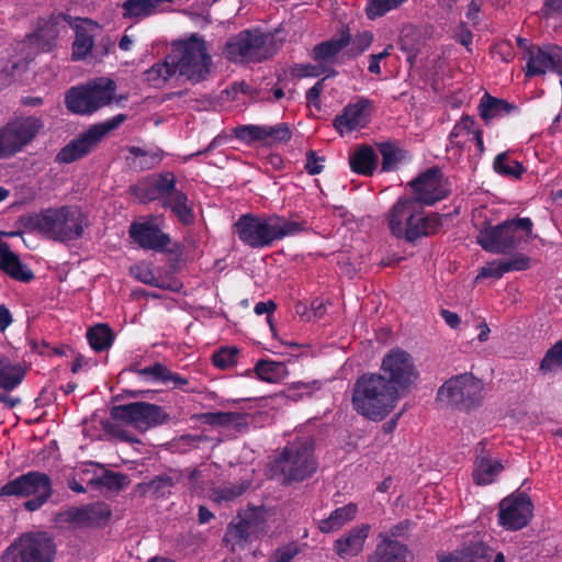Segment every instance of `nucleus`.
Segmentation results:
<instances>
[{
	"instance_id": "nucleus-1",
	"label": "nucleus",
	"mask_w": 562,
	"mask_h": 562,
	"mask_svg": "<svg viewBox=\"0 0 562 562\" xmlns=\"http://www.w3.org/2000/svg\"><path fill=\"white\" fill-rule=\"evenodd\" d=\"M238 238L251 248H265L273 241L294 236L306 229V222L279 215H241L234 224Z\"/></svg>"
},
{
	"instance_id": "nucleus-2",
	"label": "nucleus",
	"mask_w": 562,
	"mask_h": 562,
	"mask_svg": "<svg viewBox=\"0 0 562 562\" xmlns=\"http://www.w3.org/2000/svg\"><path fill=\"white\" fill-rule=\"evenodd\" d=\"M389 228L397 238L414 241L436 234L442 225L438 213L425 214L424 206L409 196L400 198L387 213Z\"/></svg>"
},
{
	"instance_id": "nucleus-3",
	"label": "nucleus",
	"mask_w": 562,
	"mask_h": 562,
	"mask_svg": "<svg viewBox=\"0 0 562 562\" xmlns=\"http://www.w3.org/2000/svg\"><path fill=\"white\" fill-rule=\"evenodd\" d=\"M30 224L47 238L68 243L82 237L89 226L87 214L77 205L48 207L35 214Z\"/></svg>"
},
{
	"instance_id": "nucleus-4",
	"label": "nucleus",
	"mask_w": 562,
	"mask_h": 562,
	"mask_svg": "<svg viewBox=\"0 0 562 562\" xmlns=\"http://www.w3.org/2000/svg\"><path fill=\"white\" fill-rule=\"evenodd\" d=\"M385 375L371 373L361 375L353 386L352 405L362 416L382 420L396 405L400 396Z\"/></svg>"
},
{
	"instance_id": "nucleus-5",
	"label": "nucleus",
	"mask_w": 562,
	"mask_h": 562,
	"mask_svg": "<svg viewBox=\"0 0 562 562\" xmlns=\"http://www.w3.org/2000/svg\"><path fill=\"white\" fill-rule=\"evenodd\" d=\"M533 223L529 217H517L504 221L496 226L481 229L476 241L486 251L509 254L528 241L532 235Z\"/></svg>"
},
{
	"instance_id": "nucleus-6",
	"label": "nucleus",
	"mask_w": 562,
	"mask_h": 562,
	"mask_svg": "<svg viewBox=\"0 0 562 562\" xmlns=\"http://www.w3.org/2000/svg\"><path fill=\"white\" fill-rule=\"evenodd\" d=\"M279 32L243 31L225 46L228 59L236 63H261L272 57L281 47Z\"/></svg>"
},
{
	"instance_id": "nucleus-7",
	"label": "nucleus",
	"mask_w": 562,
	"mask_h": 562,
	"mask_svg": "<svg viewBox=\"0 0 562 562\" xmlns=\"http://www.w3.org/2000/svg\"><path fill=\"white\" fill-rule=\"evenodd\" d=\"M168 60L173 65L176 72L192 82L204 80L210 72L211 57L205 42L195 35L173 43Z\"/></svg>"
},
{
	"instance_id": "nucleus-8",
	"label": "nucleus",
	"mask_w": 562,
	"mask_h": 562,
	"mask_svg": "<svg viewBox=\"0 0 562 562\" xmlns=\"http://www.w3.org/2000/svg\"><path fill=\"white\" fill-rule=\"evenodd\" d=\"M314 445L308 438L297 439L285 446L274 460L273 471L278 472L284 482L303 481L316 471L313 457Z\"/></svg>"
},
{
	"instance_id": "nucleus-9",
	"label": "nucleus",
	"mask_w": 562,
	"mask_h": 562,
	"mask_svg": "<svg viewBox=\"0 0 562 562\" xmlns=\"http://www.w3.org/2000/svg\"><path fill=\"white\" fill-rule=\"evenodd\" d=\"M115 89L113 80L99 78L86 85L71 87L66 93L65 103L72 113L92 114L113 101Z\"/></svg>"
},
{
	"instance_id": "nucleus-10",
	"label": "nucleus",
	"mask_w": 562,
	"mask_h": 562,
	"mask_svg": "<svg viewBox=\"0 0 562 562\" xmlns=\"http://www.w3.org/2000/svg\"><path fill=\"white\" fill-rule=\"evenodd\" d=\"M52 481L45 473L31 471L9 481L0 488V496L29 498L24 508L34 512L41 508L52 496Z\"/></svg>"
},
{
	"instance_id": "nucleus-11",
	"label": "nucleus",
	"mask_w": 562,
	"mask_h": 562,
	"mask_svg": "<svg viewBox=\"0 0 562 562\" xmlns=\"http://www.w3.org/2000/svg\"><path fill=\"white\" fill-rule=\"evenodd\" d=\"M483 384L472 373H462L447 380L437 392L439 401L460 408L470 409L482 402Z\"/></svg>"
},
{
	"instance_id": "nucleus-12",
	"label": "nucleus",
	"mask_w": 562,
	"mask_h": 562,
	"mask_svg": "<svg viewBox=\"0 0 562 562\" xmlns=\"http://www.w3.org/2000/svg\"><path fill=\"white\" fill-rule=\"evenodd\" d=\"M381 375L393 386L398 396L407 392L419 379V372L412 356L395 348L390 350L382 359Z\"/></svg>"
},
{
	"instance_id": "nucleus-13",
	"label": "nucleus",
	"mask_w": 562,
	"mask_h": 562,
	"mask_svg": "<svg viewBox=\"0 0 562 562\" xmlns=\"http://www.w3.org/2000/svg\"><path fill=\"white\" fill-rule=\"evenodd\" d=\"M44 127L41 119L23 116L0 128V159L12 157L30 144Z\"/></svg>"
},
{
	"instance_id": "nucleus-14",
	"label": "nucleus",
	"mask_w": 562,
	"mask_h": 562,
	"mask_svg": "<svg viewBox=\"0 0 562 562\" xmlns=\"http://www.w3.org/2000/svg\"><path fill=\"white\" fill-rule=\"evenodd\" d=\"M127 116L117 114L112 119L91 126L88 131L66 145L57 155V160L65 164L74 162L88 153L109 132L119 127Z\"/></svg>"
},
{
	"instance_id": "nucleus-15",
	"label": "nucleus",
	"mask_w": 562,
	"mask_h": 562,
	"mask_svg": "<svg viewBox=\"0 0 562 562\" xmlns=\"http://www.w3.org/2000/svg\"><path fill=\"white\" fill-rule=\"evenodd\" d=\"M111 416L142 431L162 425L169 419L162 407L147 402L113 406Z\"/></svg>"
},
{
	"instance_id": "nucleus-16",
	"label": "nucleus",
	"mask_w": 562,
	"mask_h": 562,
	"mask_svg": "<svg viewBox=\"0 0 562 562\" xmlns=\"http://www.w3.org/2000/svg\"><path fill=\"white\" fill-rule=\"evenodd\" d=\"M532 512L533 505L527 494H512L499 503L498 522L507 530H519L528 525Z\"/></svg>"
},
{
	"instance_id": "nucleus-17",
	"label": "nucleus",
	"mask_w": 562,
	"mask_h": 562,
	"mask_svg": "<svg viewBox=\"0 0 562 562\" xmlns=\"http://www.w3.org/2000/svg\"><path fill=\"white\" fill-rule=\"evenodd\" d=\"M20 562H53L55 543L45 532L22 535L14 541Z\"/></svg>"
},
{
	"instance_id": "nucleus-18",
	"label": "nucleus",
	"mask_w": 562,
	"mask_h": 562,
	"mask_svg": "<svg viewBox=\"0 0 562 562\" xmlns=\"http://www.w3.org/2000/svg\"><path fill=\"white\" fill-rule=\"evenodd\" d=\"M526 76H542L547 71L562 75V47L548 45L531 46L526 52Z\"/></svg>"
},
{
	"instance_id": "nucleus-19",
	"label": "nucleus",
	"mask_w": 562,
	"mask_h": 562,
	"mask_svg": "<svg viewBox=\"0 0 562 562\" xmlns=\"http://www.w3.org/2000/svg\"><path fill=\"white\" fill-rule=\"evenodd\" d=\"M409 186L414 193L412 198L416 199L423 206L432 205L448 194L443 175L438 168L428 169L417 179L411 181Z\"/></svg>"
},
{
	"instance_id": "nucleus-20",
	"label": "nucleus",
	"mask_w": 562,
	"mask_h": 562,
	"mask_svg": "<svg viewBox=\"0 0 562 562\" xmlns=\"http://www.w3.org/2000/svg\"><path fill=\"white\" fill-rule=\"evenodd\" d=\"M61 18L66 21L76 32V37L72 43V59H85L94 46L93 31L97 29V23L89 19H72L68 14H60L57 18H52V21L57 24V19Z\"/></svg>"
},
{
	"instance_id": "nucleus-21",
	"label": "nucleus",
	"mask_w": 562,
	"mask_h": 562,
	"mask_svg": "<svg viewBox=\"0 0 562 562\" xmlns=\"http://www.w3.org/2000/svg\"><path fill=\"white\" fill-rule=\"evenodd\" d=\"M371 102L368 99L361 98L356 103L346 105L341 114L334 119L333 125L340 134H348L353 131L364 127L370 120L369 109Z\"/></svg>"
},
{
	"instance_id": "nucleus-22",
	"label": "nucleus",
	"mask_w": 562,
	"mask_h": 562,
	"mask_svg": "<svg viewBox=\"0 0 562 562\" xmlns=\"http://www.w3.org/2000/svg\"><path fill=\"white\" fill-rule=\"evenodd\" d=\"M26 369L20 362H13L7 356L0 355V403L13 408L20 403L19 398L5 395L16 389L23 381Z\"/></svg>"
},
{
	"instance_id": "nucleus-23",
	"label": "nucleus",
	"mask_w": 562,
	"mask_h": 562,
	"mask_svg": "<svg viewBox=\"0 0 562 562\" xmlns=\"http://www.w3.org/2000/svg\"><path fill=\"white\" fill-rule=\"evenodd\" d=\"M371 527L369 524H362L352 527L334 542V551L341 559L357 557L364 547L369 537Z\"/></svg>"
},
{
	"instance_id": "nucleus-24",
	"label": "nucleus",
	"mask_w": 562,
	"mask_h": 562,
	"mask_svg": "<svg viewBox=\"0 0 562 562\" xmlns=\"http://www.w3.org/2000/svg\"><path fill=\"white\" fill-rule=\"evenodd\" d=\"M379 543L368 557L367 562H411L412 552L408 547L387 535H379Z\"/></svg>"
},
{
	"instance_id": "nucleus-25",
	"label": "nucleus",
	"mask_w": 562,
	"mask_h": 562,
	"mask_svg": "<svg viewBox=\"0 0 562 562\" xmlns=\"http://www.w3.org/2000/svg\"><path fill=\"white\" fill-rule=\"evenodd\" d=\"M131 238L144 249L162 250L170 238L150 223H134L130 227Z\"/></svg>"
},
{
	"instance_id": "nucleus-26",
	"label": "nucleus",
	"mask_w": 562,
	"mask_h": 562,
	"mask_svg": "<svg viewBox=\"0 0 562 562\" xmlns=\"http://www.w3.org/2000/svg\"><path fill=\"white\" fill-rule=\"evenodd\" d=\"M440 562H506L502 552H496L483 542H473Z\"/></svg>"
},
{
	"instance_id": "nucleus-27",
	"label": "nucleus",
	"mask_w": 562,
	"mask_h": 562,
	"mask_svg": "<svg viewBox=\"0 0 562 562\" xmlns=\"http://www.w3.org/2000/svg\"><path fill=\"white\" fill-rule=\"evenodd\" d=\"M199 474L200 472L198 469H188L186 471L171 470L154 477L146 484V490L157 498L165 497L171 493L172 487L177 483L181 482L184 475H187L189 481L193 482Z\"/></svg>"
},
{
	"instance_id": "nucleus-28",
	"label": "nucleus",
	"mask_w": 562,
	"mask_h": 562,
	"mask_svg": "<svg viewBox=\"0 0 562 562\" xmlns=\"http://www.w3.org/2000/svg\"><path fill=\"white\" fill-rule=\"evenodd\" d=\"M131 371L145 381L160 382L165 385L172 384L175 389L184 390L189 384L188 379L178 373L171 372L165 364L156 362L145 368L132 367Z\"/></svg>"
},
{
	"instance_id": "nucleus-29",
	"label": "nucleus",
	"mask_w": 562,
	"mask_h": 562,
	"mask_svg": "<svg viewBox=\"0 0 562 562\" xmlns=\"http://www.w3.org/2000/svg\"><path fill=\"white\" fill-rule=\"evenodd\" d=\"M349 30H344L338 38H331L315 45L311 57L316 63L331 67L336 63L338 54L349 46Z\"/></svg>"
},
{
	"instance_id": "nucleus-30",
	"label": "nucleus",
	"mask_w": 562,
	"mask_h": 562,
	"mask_svg": "<svg viewBox=\"0 0 562 562\" xmlns=\"http://www.w3.org/2000/svg\"><path fill=\"white\" fill-rule=\"evenodd\" d=\"M176 176L170 171H164L155 175L149 186L146 188V193L143 198L147 200L161 199L162 202L169 198H173L176 192H181L176 188Z\"/></svg>"
},
{
	"instance_id": "nucleus-31",
	"label": "nucleus",
	"mask_w": 562,
	"mask_h": 562,
	"mask_svg": "<svg viewBox=\"0 0 562 562\" xmlns=\"http://www.w3.org/2000/svg\"><path fill=\"white\" fill-rule=\"evenodd\" d=\"M516 109V105L513 103L492 97L488 93L481 98L477 106L479 115L485 124H490L492 120L503 117Z\"/></svg>"
},
{
	"instance_id": "nucleus-32",
	"label": "nucleus",
	"mask_w": 562,
	"mask_h": 562,
	"mask_svg": "<svg viewBox=\"0 0 562 562\" xmlns=\"http://www.w3.org/2000/svg\"><path fill=\"white\" fill-rule=\"evenodd\" d=\"M358 507L353 503H349L342 507H339L331 512L327 518L319 520L318 529L323 533H329L339 530L342 526L356 517Z\"/></svg>"
},
{
	"instance_id": "nucleus-33",
	"label": "nucleus",
	"mask_w": 562,
	"mask_h": 562,
	"mask_svg": "<svg viewBox=\"0 0 562 562\" xmlns=\"http://www.w3.org/2000/svg\"><path fill=\"white\" fill-rule=\"evenodd\" d=\"M475 127L476 123L474 119L470 115H463L449 134V146L447 150L457 149L460 151L463 149L467 143L472 140Z\"/></svg>"
},
{
	"instance_id": "nucleus-34",
	"label": "nucleus",
	"mask_w": 562,
	"mask_h": 562,
	"mask_svg": "<svg viewBox=\"0 0 562 562\" xmlns=\"http://www.w3.org/2000/svg\"><path fill=\"white\" fill-rule=\"evenodd\" d=\"M501 461L488 457H477L473 470V480L477 485H487L503 471Z\"/></svg>"
},
{
	"instance_id": "nucleus-35",
	"label": "nucleus",
	"mask_w": 562,
	"mask_h": 562,
	"mask_svg": "<svg viewBox=\"0 0 562 562\" xmlns=\"http://www.w3.org/2000/svg\"><path fill=\"white\" fill-rule=\"evenodd\" d=\"M0 270L21 282H30L34 279L32 270L23 265L18 255L11 250L0 257Z\"/></svg>"
},
{
	"instance_id": "nucleus-36",
	"label": "nucleus",
	"mask_w": 562,
	"mask_h": 562,
	"mask_svg": "<svg viewBox=\"0 0 562 562\" xmlns=\"http://www.w3.org/2000/svg\"><path fill=\"white\" fill-rule=\"evenodd\" d=\"M349 162L352 171L370 176L376 167L378 156L370 146L364 145L350 156Z\"/></svg>"
},
{
	"instance_id": "nucleus-37",
	"label": "nucleus",
	"mask_w": 562,
	"mask_h": 562,
	"mask_svg": "<svg viewBox=\"0 0 562 562\" xmlns=\"http://www.w3.org/2000/svg\"><path fill=\"white\" fill-rule=\"evenodd\" d=\"M255 371L260 380L269 383L280 382L289 375L288 368L283 362L271 360H259Z\"/></svg>"
},
{
	"instance_id": "nucleus-38",
	"label": "nucleus",
	"mask_w": 562,
	"mask_h": 562,
	"mask_svg": "<svg viewBox=\"0 0 562 562\" xmlns=\"http://www.w3.org/2000/svg\"><path fill=\"white\" fill-rule=\"evenodd\" d=\"M156 13V7L151 0H126L122 3L123 19L138 22Z\"/></svg>"
},
{
	"instance_id": "nucleus-39",
	"label": "nucleus",
	"mask_w": 562,
	"mask_h": 562,
	"mask_svg": "<svg viewBox=\"0 0 562 562\" xmlns=\"http://www.w3.org/2000/svg\"><path fill=\"white\" fill-rule=\"evenodd\" d=\"M204 420L212 426L233 427L237 430H241L247 426V415L235 412L206 413Z\"/></svg>"
},
{
	"instance_id": "nucleus-40",
	"label": "nucleus",
	"mask_w": 562,
	"mask_h": 562,
	"mask_svg": "<svg viewBox=\"0 0 562 562\" xmlns=\"http://www.w3.org/2000/svg\"><path fill=\"white\" fill-rule=\"evenodd\" d=\"M248 480H241L236 483H228L223 486L213 487L210 491V498L218 504L229 503L244 494L249 487Z\"/></svg>"
},
{
	"instance_id": "nucleus-41",
	"label": "nucleus",
	"mask_w": 562,
	"mask_h": 562,
	"mask_svg": "<svg viewBox=\"0 0 562 562\" xmlns=\"http://www.w3.org/2000/svg\"><path fill=\"white\" fill-rule=\"evenodd\" d=\"M162 205L170 209L182 224L189 225L193 223L194 214L192 206L189 203L187 194L182 191L176 192L173 198L164 201Z\"/></svg>"
},
{
	"instance_id": "nucleus-42",
	"label": "nucleus",
	"mask_w": 562,
	"mask_h": 562,
	"mask_svg": "<svg viewBox=\"0 0 562 562\" xmlns=\"http://www.w3.org/2000/svg\"><path fill=\"white\" fill-rule=\"evenodd\" d=\"M176 74V69L169 63L167 55L164 61L154 64L144 72V80L155 88H160Z\"/></svg>"
},
{
	"instance_id": "nucleus-43",
	"label": "nucleus",
	"mask_w": 562,
	"mask_h": 562,
	"mask_svg": "<svg viewBox=\"0 0 562 562\" xmlns=\"http://www.w3.org/2000/svg\"><path fill=\"white\" fill-rule=\"evenodd\" d=\"M128 151L133 158L134 167H138L142 170H148L158 166L164 157V151L159 148L146 150L132 146Z\"/></svg>"
},
{
	"instance_id": "nucleus-44",
	"label": "nucleus",
	"mask_w": 562,
	"mask_h": 562,
	"mask_svg": "<svg viewBox=\"0 0 562 562\" xmlns=\"http://www.w3.org/2000/svg\"><path fill=\"white\" fill-rule=\"evenodd\" d=\"M87 338L92 349L102 351L111 347L114 334L106 324H98L88 330Z\"/></svg>"
},
{
	"instance_id": "nucleus-45",
	"label": "nucleus",
	"mask_w": 562,
	"mask_h": 562,
	"mask_svg": "<svg viewBox=\"0 0 562 562\" xmlns=\"http://www.w3.org/2000/svg\"><path fill=\"white\" fill-rule=\"evenodd\" d=\"M376 146L382 156V171L394 170L405 159V151L393 143L382 142Z\"/></svg>"
},
{
	"instance_id": "nucleus-46",
	"label": "nucleus",
	"mask_w": 562,
	"mask_h": 562,
	"mask_svg": "<svg viewBox=\"0 0 562 562\" xmlns=\"http://www.w3.org/2000/svg\"><path fill=\"white\" fill-rule=\"evenodd\" d=\"M493 167L497 173L516 179L526 171L525 167L519 161L512 159L508 153L498 154L494 159Z\"/></svg>"
},
{
	"instance_id": "nucleus-47",
	"label": "nucleus",
	"mask_w": 562,
	"mask_h": 562,
	"mask_svg": "<svg viewBox=\"0 0 562 562\" xmlns=\"http://www.w3.org/2000/svg\"><path fill=\"white\" fill-rule=\"evenodd\" d=\"M89 484L117 491L123 488L126 484V476L116 472L102 470L100 475H95L89 480Z\"/></svg>"
},
{
	"instance_id": "nucleus-48",
	"label": "nucleus",
	"mask_w": 562,
	"mask_h": 562,
	"mask_svg": "<svg viewBox=\"0 0 562 562\" xmlns=\"http://www.w3.org/2000/svg\"><path fill=\"white\" fill-rule=\"evenodd\" d=\"M374 35L371 31H362L353 36L350 35V47L347 50L348 57L355 58L362 55L372 45Z\"/></svg>"
},
{
	"instance_id": "nucleus-49",
	"label": "nucleus",
	"mask_w": 562,
	"mask_h": 562,
	"mask_svg": "<svg viewBox=\"0 0 562 562\" xmlns=\"http://www.w3.org/2000/svg\"><path fill=\"white\" fill-rule=\"evenodd\" d=\"M250 535V522L246 519H239L237 522H232L225 533L224 540L233 542L234 544L247 541Z\"/></svg>"
},
{
	"instance_id": "nucleus-50",
	"label": "nucleus",
	"mask_w": 562,
	"mask_h": 562,
	"mask_svg": "<svg viewBox=\"0 0 562 562\" xmlns=\"http://www.w3.org/2000/svg\"><path fill=\"white\" fill-rule=\"evenodd\" d=\"M295 75L300 78L303 77H318L326 75V78L335 77L337 71L333 67L316 63V65H296L294 68Z\"/></svg>"
},
{
	"instance_id": "nucleus-51",
	"label": "nucleus",
	"mask_w": 562,
	"mask_h": 562,
	"mask_svg": "<svg viewBox=\"0 0 562 562\" xmlns=\"http://www.w3.org/2000/svg\"><path fill=\"white\" fill-rule=\"evenodd\" d=\"M266 125H240L235 128V135L238 139L247 143L263 142Z\"/></svg>"
},
{
	"instance_id": "nucleus-52",
	"label": "nucleus",
	"mask_w": 562,
	"mask_h": 562,
	"mask_svg": "<svg viewBox=\"0 0 562 562\" xmlns=\"http://www.w3.org/2000/svg\"><path fill=\"white\" fill-rule=\"evenodd\" d=\"M557 367H562V340L552 346L540 362L543 372L553 371Z\"/></svg>"
},
{
	"instance_id": "nucleus-53",
	"label": "nucleus",
	"mask_w": 562,
	"mask_h": 562,
	"mask_svg": "<svg viewBox=\"0 0 562 562\" xmlns=\"http://www.w3.org/2000/svg\"><path fill=\"white\" fill-rule=\"evenodd\" d=\"M131 273L136 280H138L145 284H149V285L158 286V288H165V285L159 283L158 278L155 277V274L151 270V267L148 263L139 262V263L133 266L131 268Z\"/></svg>"
},
{
	"instance_id": "nucleus-54",
	"label": "nucleus",
	"mask_w": 562,
	"mask_h": 562,
	"mask_svg": "<svg viewBox=\"0 0 562 562\" xmlns=\"http://www.w3.org/2000/svg\"><path fill=\"white\" fill-rule=\"evenodd\" d=\"M291 138V132L285 123H280L274 126L266 125L265 142L270 143H284Z\"/></svg>"
},
{
	"instance_id": "nucleus-55",
	"label": "nucleus",
	"mask_w": 562,
	"mask_h": 562,
	"mask_svg": "<svg viewBox=\"0 0 562 562\" xmlns=\"http://www.w3.org/2000/svg\"><path fill=\"white\" fill-rule=\"evenodd\" d=\"M238 350L236 348H222L213 355V363L215 367L226 369L237 362Z\"/></svg>"
},
{
	"instance_id": "nucleus-56",
	"label": "nucleus",
	"mask_w": 562,
	"mask_h": 562,
	"mask_svg": "<svg viewBox=\"0 0 562 562\" xmlns=\"http://www.w3.org/2000/svg\"><path fill=\"white\" fill-rule=\"evenodd\" d=\"M299 552L300 549L296 543H289L278 548L269 559V562H291Z\"/></svg>"
},
{
	"instance_id": "nucleus-57",
	"label": "nucleus",
	"mask_w": 562,
	"mask_h": 562,
	"mask_svg": "<svg viewBox=\"0 0 562 562\" xmlns=\"http://www.w3.org/2000/svg\"><path fill=\"white\" fill-rule=\"evenodd\" d=\"M507 271H524L530 268L531 258L517 252L509 259L504 260Z\"/></svg>"
},
{
	"instance_id": "nucleus-58",
	"label": "nucleus",
	"mask_w": 562,
	"mask_h": 562,
	"mask_svg": "<svg viewBox=\"0 0 562 562\" xmlns=\"http://www.w3.org/2000/svg\"><path fill=\"white\" fill-rule=\"evenodd\" d=\"M393 50V45L389 44L381 53L378 54H371L368 57V70L369 72L380 76L381 75V67L380 63L387 58L391 55V52Z\"/></svg>"
},
{
	"instance_id": "nucleus-59",
	"label": "nucleus",
	"mask_w": 562,
	"mask_h": 562,
	"mask_svg": "<svg viewBox=\"0 0 562 562\" xmlns=\"http://www.w3.org/2000/svg\"><path fill=\"white\" fill-rule=\"evenodd\" d=\"M324 81L325 78L317 81L312 88L307 90L306 101L308 105H314L316 109L321 108V94L324 90Z\"/></svg>"
},
{
	"instance_id": "nucleus-60",
	"label": "nucleus",
	"mask_w": 562,
	"mask_h": 562,
	"mask_svg": "<svg viewBox=\"0 0 562 562\" xmlns=\"http://www.w3.org/2000/svg\"><path fill=\"white\" fill-rule=\"evenodd\" d=\"M542 12L547 18L562 19V0H544Z\"/></svg>"
},
{
	"instance_id": "nucleus-61",
	"label": "nucleus",
	"mask_w": 562,
	"mask_h": 562,
	"mask_svg": "<svg viewBox=\"0 0 562 562\" xmlns=\"http://www.w3.org/2000/svg\"><path fill=\"white\" fill-rule=\"evenodd\" d=\"M305 169L310 175H318L324 169V166L319 162V158L313 150H310L306 154Z\"/></svg>"
},
{
	"instance_id": "nucleus-62",
	"label": "nucleus",
	"mask_w": 562,
	"mask_h": 562,
	"mask_svg": "<svg viewBox=\"0 0 562 562\" xmlns=\"http://www.w3.org/2000/svg\"><path fill=\"white\" fill-rule=\"evenodd\" d=\"M506 272H508V271H507L506 265L503 260V261H498V262H492L488 267L483 268L481 271V276L501 278Z\"/></svg>"
},
{
	"instance_id": "nucleus-63",
	"label": "nucleus",
	"mask_w": 562,
	"mask_h": 562,
	"mask_svg": "<svg viewBox=\"0 0 562 562\" xmlns=\"http://www.w3.org/2000/svg\"><path fill=\"white\" fill-rule=\"evenodd\" d=\"M494 54L499 56V58L505 63L512 61L515 57L514 49L507 42L498 43L494 48Z\"/></svg>"
},
{
	"instance_id": "nucleus-64",
	"label": "nucleus",
	"mask_w": 562,
	"mask_h": 562,
	"mask_svg": "<svg viewBox=\"0 0 562 562\" xmlns=\"http://www.w3.org/2000/svg\"><path fill=\"white\" fill-rule=\"evenodd\" d=\"M481 0H472L468 7L467 18L474 25L479 23V13L481 11Z\"/></svg>"
}]
</instances>
